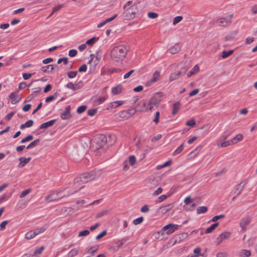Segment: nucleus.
Returning a JSON list of instances; mask_svg holds the SVG:
<instances>
[{
  "mask_svg": "<svg viewBox=\"0 0 257 257\" xmlns=\"http://www.w3.org/2000/svg\"><path fill=\"white\" fill-rule=\"evenodd\" d=\"M127 52V49L124 45H119L112 48L110 52L111 59L116 62L122 61Z\"/></svg>",
  "mask_w": 257,
  "mask_h": 257,
  "instance_id": "f257e3e1",
  "label": "nucleus"
},
{
  "mask_svg": "<svg viewBox=\"0 0 257 257\" xmlns=\"http://www.w3.org/2000/svg\"><path fill=\"white\" fill-rule=\"evenodd\" d=\"M98 174L95 171H92L89 173H85L80 175L79 177H76L74 180V183L75 185L78 184L80 185L78 190L84 187L83 184L87 183V182L94 179L98 176Z\"/></svg>",
  "mask_w": 257,
  "mask_h": 257,
  "instance_id": "f03ea898",
  "label": "nucleus"
},
{
  "mask_svg": "<svg viewBox=\"0 0 257 257\" xmlns=\"http://www.w3.org/2000/svg\"><path fill=\"white\" fill-rule=\"evenodd\" d=\"M164 94L162 92H158L152 96L148 101V106L150 110H153L157 108L160 102L162 101Z\"/></svg>",
  "mask_w": 257,
  "mask_h": 257,
  "instance_id": "7ed1b4c3",
  "label": "nucleus"
},
{
  "mask_svg": "<svg viewBox=\"0 0 257 257\" xmlns=\"http://www.w3.org/2000/svg\"><path fill=\"white\" fill-rule=\"evenodd\" d=\"M46 230V228L44 226L31 230L25 234V238L28 240L33 239L37 235L43 233Z\"/></svg>",
  "mask_w": 257,
  "mask_h": 257,
  "instance_id": "20e7f679",
  "label": "nucleus"
},
{
  "mask_svg": "<svg viewBox=\"0 0 257 257\" xmlns=\"http://www.w3.org/2000/svg\"><path fill=\"white\" fill-rule=\"evenodd\" d=\"M61 191H53L51 192V193L46 196L45 201L47 202H51L54 201H57L59 200L60 199L64 197H66L69 196V195H64L60 198H58V195L60 193Z\"/></svg>",
  "mask_w": 257,
  "mask_h": 257,
  "instance_id": "39448f33",
  "label": "nucleus"
},
{
  "mask_svg": "<svg viewBox=\"0 0 257 257\" xmlns=\"http://www.w3.org/2000/svg\"><path fill=\"white\" fill-rule=\"evenodd\" d=\"M124 14L126 19H130L135 17L136 14L138 12L137 4H134L130 6L128 9L124 10Z\"/></svg>",
  "mask_w": 257,
  "mask_h": 257,
  "instance_id": "423d86ee",
  "label": "nucleus"
},
{
  "mask_svg": "<svg viewBox=\"0 0 257 257\" xmlns=\"http://www.w3.org/2000/svg\"><path fill=\"white\" fill-rule=\"evenodd\" d=\"M229 135L224 133L217 139L216 144L218 147L224 148L228 146H230V140L226 141L228 138Z\"/></svg>",
  "mask_w": 257,
  "mask_h": 257,
  "instance_id": "0eeeda50",
  "label": "nucleus"
},
{
  "mask_svg": "<svg viewBox=\"0 0 257 257\" xmlns=\"http://www.w3.org/2000/svg\"><path fill=\"white\" fill-rule=\"evenodd\" d=\"M106 137L102 134L97 135L94 139V142L97 145L96 147L97 150L103 147L106 143Z\"/></svg>",
  "mask_w": 257,
  "mask_h": 257,
  "instance_id": "6e6552de",
  "label": "nucleus"
},
{
  "mask_svg": "<svg viewBox=\"0 0 257 257\" xmlns=\"http://www.w3.org/2000/svg\"><path fill=\"white\" fill-rule=\"evenodd\" d=\"M232 17V15H229L225 17L220 18L217 20L216 23L219 26L225 27L231 22Z\"/></svg>",
  "mask_w": 257,
  "mask_h": 257,
  "instance_id": "1a4fd4ad",
  "label": "nucleus"
},
{
  "mask_svg": "<svg viewBox=\"0 0 257 257\" xmlns=\"http://www.w3.org/2000/svg\"><path fill=\"white\" fill-rule=\"evenodd\" d=\"M178 227L177 224L170 223L164 226L162 228V231H165L166 234L169 235L174 232Z\"/></svg>",
  "mask_w": 257,
  "mask_h": 257,
  "instance_id": "9d476101",
  "label": "nucleus"
},
{
  "mask_svg": "<svg viewBox=\"0 0 257 257\" xmlns=\"http://www.w3.org/2000/svg\"><path fill=\"white\" fill-rule=\"evenodd\" d=\"M147 100H141L137 105V109L139 111H148L150 110L148 106Z\"/></svg>",
  "mask_w": 257,
  "mask_h": 257,
  "instance_id": "9b49d317",
  "label": "nucleus"
},
{
  "mask_svg": "<svg viewBox=\"0 0 257 257\" xmlns=\"http://www.w3.org/2000/svg\"><path fill=\"white\" fill-rule=\"evenodd\" d=\"M251 217L249 216H246L241 218L240 221L239 226L242 231L246 230V226L250 222Z\"/></svg>",
  "mask_w": 257,
  "mask_h": 257,
  "instance_id": "f8f14e48",
  "label": "nucleus"
},
{
  "mask_svg": "<svg viewBox=\"0 0 257 257\" xmlns=\"http://www.w3.org/2000/svg\"><path fill=\"white\" fill-rule=\"evenodd\" d=\"M231 233L228 231H225L220 234L216 239V243L217 245L219 244L223 240L230 237Z\"/></svg>",
  "mask_w": 257,
  "mask_h": 257,
  "instance_id": "ddd939ff",
  "label": "nucleus"
},
{
  "mask_svg": "<svg viewBox=\"0 0 257 257\" xmlns=\"http://www.w3.org/2000/svg\"><path fill=\"white\" fill-rule=\"evenodd\" d=\"M188 236V233L186 232H183L176 235L173 238V240H174L173 244L182 241L185 238H187Z\"/></svg>",
  "mask_w": 257,
  "mask_h": 257,
  "instance_id": "4468645a",
  "label": "nucleus"
},
{
  "mask_svg": "<svg viewBox=\"0 0 257 257\" xmlns=\"http://www.w3.org/2000/svg\"><path fill=\"white\" fill-rule=\"evenodd\" d=\"M9 97L11 100V103L12 104L17 103L21 99V97L16 92H12Z\"/></svg>",
  "mask_w": 257,
  "mask_h": 257,
  "instance_id": "2eb2a0df",
  "label": "nucleus"
},
{
  "mask_svg": "<svg viewBox=\"0 0 257 257\" xmlns=\"http://www.w3.org/2000/svg\"><path fill=\"white\" fill-rule=\"evenodd\" d=\"M182 45L180 43H177L175 44L173 46L170 47L168 49V51L172 54H175L179 52L181 49Z\"/></svg>",
  "mask_w": 257,
  "mask_h": 257,
  "instance_id": "dca6fc26",
  "label": "nucleus"
},
{
  "mask_svg": "<svg viewBox=\"0 0 257 257\" xmlns=\"http://www.w3.org/2000/svg\"><path fill=\"white\" fill-rule=\"evenodd\" d=\"M70 106H67L64 111L61 113V118L63 120H66L69 119L71 115L70 112Z\"/></svg>",
  "mask_w": 257,
  "mask_h": 257,
  "instance_id": "f3484780",
  "label": "nucleus"
},
{
  "mask_svg": "<svg viewBox=\"0 0 257 257\" xmlns=\"http://www.w3.org/2000/svg\"><path fill=\"white\" fill-rule=\"evenodd\" d=\"M160 76V72L156 71L153 75L152 78L146 82L147 86H150L152 83L156 82L159 79Z\"/></svg>",
  "mask_w": 257,
  "mask_h": 257,
  "instance_id": "a211bd4d",
  "label": "nucleus"
},
{
  "mask_svg": "<svg viewBox=\"0 0 257 257\" xmlns=\"http://www.w3.org/2000/svg\"><path fill=\"white\" fill-rule=\"evenodd\" d=\"M245 184H246V182H242L237 184V185H236L235 187V190L234 193L236 195H238L239 194H240V193L241 192L242 190L244 188Z\"/></svg>",
  "mask_w": 257,
  "mask_h": 257,
  "instance_id": "6ab92c4d",
  "label": "nucleus"
},
{
  "mask_svg": "<svg viewBox=\"0 0 257 257\" xmlns=\"http://www.w3.org/2000/svg\"><path fill=\"white\" fill-rule=\"evenodd\" d=\"M55 122H56V119L50 120L46 122L42 123L40 125L39 128H40V129L47 128L49 127L52 126L55 123Z\"/></svg>",
  "mask_w": 257,
  "mask_h": 257,
  "instance_id": "aec40b11",
  "label": "nucleus"
},
{
  "mask_svg": "<svg viewBox=\"0 0 257 257\" xmlns=\"http://www.w3.org/2000/svg\"><path fill=\"white\" fill-rule=\"evenodd\" d=\"M31 158H26L24 157H21L19 158L20 163L18 164L19 168H22L24 167L25 165L28 163L31 160Z\"/></svg>",
  "mask_w": 257,
  "mask_h": 257,
  "instance_id": "412c9836",
  "label": "nucleus"
},
{
  "mask_svg": "<svg viewBox=\"0 0 257 257\" xmlns=\"http://www.w3.org/2000/svg\"><path fill=\"white\" fill-rule=\"evenodd\" d=\"M242 140V135L241 134H237L234 137L233 139L230 140V145L235 144L238 142L241 141Z\"/></svg>",
  "mask_w": 257,
  "mask_h": 257,
  "instance_id": "4be33fe9",
  "label": "nucleus"
},
{
  "mask_svg": "<svg viewBox=\"0 0 257 257\" xmlns=\"http://www.w3.org/2000/svg\"><path fill=\"white\" fill-rule=\"evenodd\" d=\"M184 203L186 204V205H189L191 207L193 208L195 206L196 204L195 203H194L193 202V200L191 198L190 196H187L186 197L184 200Z\"/></svg>",
  "mask_w": 257,
  "mask_h": 257,
  "instance_id": "5701e85b",
  "label": "nucleus"
},
{
  "mask_svg": "<svg viewBox=\"0 0 257 257\" xmlns=\"http://www.w3.org/2000/svg\"><path fill=\"white\" fill-rule=\"evenodd\" d=\"M123 102L121 100L112 102L109 104V108H107V109H109V108H116L117 106L121 105L122 104H123Z\"/></svg>",
  "mask_w": 257,
  "mask_h": 257,
  "instance_id": "b1692460",
  "label": "nucleus"
},
{
  "mask_svg": "<svg viewBox=\"0 0 257 257\" xmlns=\"http://www.w3.org/2000/svg\"><path fill=\"white\" fill-rule=\"evenodd\" d=\"M65 87L67 88L71 89L73 91H75L79 88V87L78 86V84H74L72 82H70L68 83L66 85Z\"/></svg>",
  "mask_w": 257,
  "mask_h": 257,
  "instance_id": "393cba45",
  "label": "nucleus"
},
{
  "mask_svg": "<svg viewBox=\"0 0 257 257\" xmlns=\"http://www.w3.org/2000/svg\"><path fill=\"white\" fill-rule=\"evenodd\" d=\"M199 68L197 65H195L193 68L187 74L188 77H190L198 72Z\"/></svg>",
  "mask_w": 257,
  "mask_h": 257,
  "instance_id": "a878e982",
  "label": "nucleus"
},
{
  "mask_svg": "<svg viewBox=\"0 0 257 257\" xmlns=\"http://www.w3.org/2000/svg\"><path fill=\"white\" fill-rule=\"evenodd\" d=\"M180 106V103L179 102H177L175 103L173 105V108H172V114L173 115L176 114L177 112L178 111L179 108Z\"/></svg>",
  "mask_w": 257,
  "mask_h": 257,
  "instance_id": "bb28decb",
  "label": "nucleus"
},
{
  "mask_svg": "<svg viewBox=\"0 0 257 257\" xmlns=\"http://www.w3.org/2000/svg\"><path fill=\"white\" fill-rule=\"evenodd\" d=\"M41 69L44 72L50 73L53 70L54 67L52 65H48L46 66L42 67Z\"/></svg>",
  "mask_w": 257,
  "mask_h": 257,
  "instance_id": "cd10ccee",
  "label": "nucleus"
},
{
  "mask_svg": "<svg viewBox=\"0 0 257 257\" xmlns=\"http://www.w3.org/2000/svg\"><path fill=\"white\" fill-rule=\"evenodd\" d=\"M218 225V223H215L214 224H212V225H211V226L209 227H208L205 230V233H211V232H212V231L213 230L215 229V228Z\"/></svg>",
  "mask_w": 257,
  "mask_h": 257,
  "instance_id": "c85d7f7f",
  "label": "nucleus"
},
{
  "mask_svg": "<svg viewBox=\"0 0 257 257\" xmlns=\"http://www.w3.org/2000/svg\"><path fill=\"white\" fill-rule=\"evenodd\" d=\"M184 149V144H182L173 153V156H176L182 152Z\"/></svg>",
  "mask_w": 257,
  "mask_h": 257,
  "instance_id": "c756f323",
  "label": "nucleus"
},
{
  "mask_svg": "<svg viewBox=\"0 0 257 257\" xmlns=\"http://www.w3.org/2000/svg\"><path fill=\"white\" fill-rule=\"evenodd\" d=\"M111 92L114 95L118 94L121 92V87L120 86L113 87Z\"/></svg>",
  "mask_w": 257,
  "mask_h": 257,
  "instance_id": "7c9ffc66",
  "label": "nucleus"
},
{
  "mask_svg": "<svg viewBox=\"0 0 257 257\" xmlns=\"http://www.w3.org/2000/svg\"><path fill=\"white\" fill-rule=\"evenodd\" d=\"M180 75L181 72L180 71L171 74L170 77V81H172L178 79L180 77Z\"/></svg>",
  "mask_w": 257,
  "mask_h": 257,
  "instance_id": "2f4dec72",
  "label": "nucleus"
},
{
  "mask_svg": "<svg viewBox=\"0 0 257 257\" xmlns=\"http://www.w3.org/2000/svg\"><path fill=\"white\" fill-rule=\"evenodd\" d=\"M207 210L208 208L207 207L204 206H200L197 209V213L198 214L204 213L207 211Z\"/></svg>",
  "mask_w": 257,
  "mask_h": 257,
  "instance_id": "473e14b6",
  "label": "nucleus"
},
{
  "mask_svg": "<svg viewBox=\"0 0 257 257\" xmlns=\"http://www.w3.org/2000/svg\"><path fill=\"white\" fill-rule=\"evenodd\" d=\"M39 141L40 140L39 139L35 140V141L31 142L28 146H27L26 148L27 149H30L35 147L38 145Z\"/></svg>",
  "mask_w": 257,
  "mask_h": 257,
  "instance_id": "72a5a7b5",
  "label": "nucleus"
},
{
  "mask_svg": "<svg viewBox=\"0 0 257 257\" xmlns=\"http://www.w3.org/2000/svg\"><path fill=\"white\" fill-rule=\"evenodd\" d=\"M233 52V50H229L228 51H223L222 52L221 57L222 58H226L227 57H229L230 55H231Z\"/></svg>",
  "mask_w": 257,
  "mask_h": 257,
  "instance_id": "f704fd0d",
  "label": "nucleus"
},
{
  "mask_svg": "<svg viewBox=\"0 0 257 257\" xmlns=\"http://www.w3.org/2000/svg\"><path fill=\"white\" fill-rule=\"evenodd\" d=\"M98 38L96 37H93L89 40H88L86 42V44L88 45H92L93 44H94L96 42H97L98 40Z\"/></svg>",
  "mask_w": 257,
  "mask_h": 257,
  "instance_id": "c9c22d12",
  "label": "nucleus"
},
{
  "mask_svg": "<svg viewBox=\"0 0 257 257\" xmlns=\"http://www.w3.org/2000/svg\"><path fill=\"white\" fill-rule=\"evenodd\" d=\"M44 247L43 246H40L39 247H37L34 251V254L35 255L40 254L42 252V251L44 250Z\"/></svg>",
  "mask_w": 257,
  "mask_h": 257,
  "instance_id": "e433bc0d",
  "label": "nucleus"
},
{
  "mask_svg": "<svg viewBox=\"0 0 257 257\" xmlns=\"http://www.w3.org/2000/svg\"><path fill=\"white\" fill-rule=\"evenodd\" d=\"M172 208V205L171 204H168L167 205L162 206L160 208V209L162 210V212L164 213L168 211Z\"/></svg>",
  "mask_w": 257,
  "mask_h": 257,
  "instance_id": "4c0bfd02",
  "label": "nucleus"
},
{
  "mask_svg": "<svg viewBox=\"0 0 257 257\" xmlns=\"http://www.w3.org/2000/svg\"><path fill=\"white\" fill-rule=\"evenodd\" d=\"M241 254L244 257H249L251 254V252L249 250L242 249Z\"/></svg>",
  "mask_w": 257,
  "mask_h": 257,
  "instance_id": "58836bf2",
  "label": "nucleus"
},
{
  "mask_svg": "<svg viewBox=\"0 0 257 257\" xmlns=\"http://www.w3.org/2000/svg\"><path fill=\"white\" fill-rule=\"evenodd\" d=\"M136 159L135 156L132 155L129 157L128 158V163L130 165L133 166L136 164Z\"/></svg>",
  "mask_w": 257,
  "mask_h": 257,
  "instance_id": "ea45409f",
  "label": "nucleus"
},
{
  "mask_svg": "<svg viewBox=\"0 0 257 257\" xmlns=\"http://www.w3.org/2000/svg\"><path fill=\"white\" fill-rule=\"evenodd\" d=\"M195 257H199L200 256H203V254L201 253V248L199 247H196L194 249L193 251Z\"/></svg>",
  "mask_w": 257,
  "mask_h": 257,
  "instance_id": "a19ab883",
  "label": "nucleus"
},
{
  "mask_svg": "<svg viewBox=\"0 0 257 257\" xmlns=\"http://www.w3.org/2000/svg\"><path fill=\"white\" fill-rule=\"evenodd\" d=\"M77 71H69L67 73L68 77L71 79L75 77L77 75Z\"/></svg>",
  "mask_w": 257,
  "mask_h": 257,
  "instance_id": "79ce46f5",
  "label": "nucleus"
},
{
  "mask_svg": "<svg viewBox=\"0 0 257 257\" xmlns=\"http://www.w3.org/2000/svg\"><path fill=\"white\" fill-rule=\"evenodd\" d=\"M57 94L56 93H55L54 94L51 95L49 97H47L45 99V101L46 102H49L54 100L57 97Z\"/></svg>",
  "mask_w": 257,
  "mask_h": 257,
  "instance_id": "37998d69",
  "label": "nucleus"
},
{
  "mask_svg": "<svg viewBox=\"0 0 257 257\" xmlns=\"http://www.w3.org/2000/svg\"><path fill=\"white\" fill-rule=\"evenodd\" d=\"M33 139V136L32 135H28V136H27L26 138L23 139L21 140V143H25L27 142L31 141Z\"/></svg>",
  "mask_w": 257,
  "mask_h": 257,
  "instance_id": "c03bdc74",
  "label": "nucleus"
},
{
  "mask_svg": "<svg viewBox=\"0 0 257 257\" xmlns=\"http://www.w3.org/2000/svg\"><path fill=\"white\" fill-rule=\"evenodd\" d=\"M128 239V237H124L121 240H118L116 244L118 247H120L123 244V242H126Z\"/></svg>",
  "mask_w": 257,
  "mask_h": 257,
  "instance_id": "a18cd8bd",
  "label": "nucleus"
},
{
  "mask_svg": "<svg viewBox=\"0 0 257 257\" xmlns=\"http://www.w3.org/2000/svg\"><path fill=\"white\" fill-rule=\"evenodd\" d=\"M97 111L96 108L90 109L87 111V114L89 116H94Z\"/></svg>",
  "mask_w": 257,
  "mask_h": 257,
  "instance_id": "49530a36",
  "label": "nucleus"
},
{
  "mask_svg": "<svg viewBox=\"0 0 257 257\" xmlns=\"http://www.w3.org/2000/svg\"><path fill=\"white\" fill-rule=\"evenodd\" d=\"M225 217V215L223 214H220L219 215H216L214 216L211 220V221L215 222L218 219L223 218Z\"/></svg>",
  "mask_w": 257,
  "mask_h": 257,
  "instance_id": "de8ad7c7",
  "label": "nucleus"
},
{
  "mask_svg": "<svg viewBox=\"0 0 257 257\" xmlns=\"http://www.w3.org/2000/svg\"><path fill=\"white\" fill-rule=\"evenodd\" d=\"M90 232L88 230H84L81 231H80L78 234V236H87L89 234Z\"/></svg>",
  "mask_w": 257,
  "mask_h": 257,
  "instance_id": "09e8293b",
  "label": "nucleus"
},
{
  "mask_svg": "<svg viewBox=\"0 0 257 257\" xmlns=\"http://www.w3.org/2000/svg\"><path fill=\"white\" fill-rule=\"evenodd\" d=\"M159 117H160V112L159 111H157L155 114V117L153 119V121L156 123H158L159 121Z\"/></svg>",
  "mask_w": 257,
  "mask_h": 257,
  "instance_id": "8fccbe9b",
  "label": "nucleus"
},
{
  "mask_svg": "<svg viewBox=\"0 0 257 257\" xmlns=\"http://www.w3.org/2000/svg\"><path fill=\"white\" fill-rule=\"evenodd\" d=\"M31 192V189H26V190H24V191H23L21 193V194L20 195V197L21 198H24L26 195L28 194Z\"/></svg>",
  "mask_w": 257,
  "mask_h": 257,
  "instance_id": "3c124183",
  "label": "nucleus"
},
{
  "mask_svg": "<svg viewBox=\"0 0 257 257\" xmlns=\"http://www.w3.org/2000/svg\"><path fill=\"white\" fill-rule=\"evenodd\" d=\"M98 246H92L88 250V252L91 254L92 255H93L95 252V251L98 249Z\"/></svg>",
  "mask_w": 257,
  "mask_h": 257,
  "instance_id": "603ef678",
  "label": "nucleus"
},
{
  "mask_svg": "<svg viewBox=\"0 0 257 257\" xmlns=\"http://www.w3.org/2000/svg\"><path fill=\"white\" fill-rule=\"evenodd\" d=\"M105 100V97H100L98 98L95 101V103L97 105H99L101 103H102Z\"/></svg>",
  "mask_w": 257,
  "mask_h": 257,
  "instance_id": "864d4df0",
  "label": "nucleus"
},
{
  "mask_svg": "<svg viewBox=\"0 0 257 257\" xmlns=\"http://www.w3.org/2000/svg\"><path fill=\"white\" fill-rule=\"evenodd\" d=\"M183 19V17L182 16H177L174 18L173 24L176 25L177 23H179Z\"/></svg>",
  "mask_w": 257,
  "mask_h": 257,
  "instance_id": "5fc2aeb1",
  "label": "nucleus"
},
{
  "mask_svg": "<svg viewBox=\"0 0 257 257\" xmlns=\"http://www.w3.org/2000/svg\"><path fill=\"white\" fill-rule=\"evenodd\" d=\"M143 217H140L139 218H137L133 220V223L135 225H137L141 223L143 221Z\"/></svg>",
  "mask_w": 257,
  "mask_h": 257,
  "instance_id": "6e6d98bb",
  "label": "nucleus"
},
{
  "mask_svg": "<svg viewBox=\"0 0 257 257\" xmlns=\"http://www.w3.org/2000/svg\"><path fill=\"white\" fill-rule=\"evenodd\" d=\"M86 109L85 105H81L77 108V112L78 113H81L84 112Z\"/></svg>",
  "mask_w": 257,
  "mask_h": 257,
  "instance_id": "4d7b16f0",
  "label": "nucleus"
},
{
  "mask_svg": "<svg viewBox=\"0 0 257 257\" xmlns=\"http://www.w3.org/2000/svg\"><path fill=\"white\" fill-rule=\"evenodd\" d=\"M111 22L109 18L106 19V20H104L103 21L101 22V23H99L97 25V28H99L102 27V26H104L105 24H106L107 23Z\"/></svg>",
  "mask_w": 257,
  "mask_h": 257,
  "instance_id": "13d9d810",
  "label": "nucleus"
},
{
  "mask_svg": "<svg viewBox=\"0 0 257 257\" xmlns=\"http://www.w3.org/2000/svg\"><path fill=\"white\" fill-rule=\"evenodd\" d=\"M196 124L195 121L194 119H191L187 121L186 124L188 126L193 127Z\"/></svg>",
  "mask_w": 257,
  "mask_h": 257,
  "instance_id": "bf43d9fd",
  "label": "nucleus"
},
{
  "mask_svg": "<svg viewBox=\"0 0 257 257\" xmlns=\"http://www.w3.org/2000/svg\"><path fill=\"white\" fill-rule=\"evenodd\" d=\"M158 16V15L157 13H154V12H149L148 13V17L150 19H155L157 18Z\"/></svg>",
  "mask_w": 257,
  "mask_h": 257,
  "instance_id": "052dcab7",
  "label": "nucleus"
},
{
  "mask_svg": "<svg viewBox=\"0 0 257 257\" xmlns=\"http://www.w3.org/2000/svg\"><path fill=\"white\" fill-rule=\"evenodd\" d=\"M167 198V196L166 195H162L160 197H158L157 200H156L157 203H160L162 202L163 201L166 199Z\"/></svg>",
  "mask_w": 257,
  "mask_h": 257,
  "instance_id": "680f3d73",
  "label": "nucleus"
},
{
  "mask_svg": "<svg viewBox=\"0 0 257 257\" xmlns=\"http://www.w3.org/2000/svg\"><path fill=\"white\" fill-rule=\"evenodd\" d=\"M61 62H63V63L66 65L68 63V58L66 57H63L60 58L58 60L57 63L60 64Z\"/></svg>",
  "mask_w": 257,
  "mask_h": 257,
  "instance_id": "e2e57ef3",
  "label": "nucleus"
},
{
  "mask_svg": "<svg viewBox=\"0 0 257 257\" xmlns=\"http://www.w3.org/2000/svg\"><path fill=\"white\" fill-rule=\"evenodd\" d=\"M87 65L85 64L82 65L78 69L80 72H85L87 70Z\"/></svg>",
  "mask_w": 257,
  "mask_h": 257,
  "instance_id": "0e129e2a",
  "label": "nucleus"
},
{
  "mask_svg": "<svg viewBox=\"0 0 257 257\" xmlns=\"http://www.w3.org/2000/svg\"><path fill=\"white\" fill-rule=\"evenodd\" d=\"M171 163H172L171 160H169V161L166 162L165 163H164L163 165L157 166V169H160V168L165 167L168 165H170L171 164Z\"/></svg>",
  "mask_w": 257,
  "mask_h": 257,
  "instance_id": "69168bd1",
  "label": "nucleus"
},
{
  "mask_svg": "<svg viewBox=\"0 0 257 257\" xmlns=\"http://www.w3.org/2000/svg\"><path fill=\"white\" fill-rule=\"evenodd\" d=\"M77 51L75 49H71L69 51V56L73 57L76 55Z\"/></svg>",
  "mask_w": 257,
  "mask_h": 257,
  "instance_id": "338daca9",
  "label": "nucleus"
},
{
  "mask_svg": "<svg viewBox=\"0 0 257 257\" xmlns=\"http://www.w3.org/2000/svg\"><path fill=\"white\" fill-rule=\"evenodd\" d=\"M106 231L103 230L100 233H99L98 235H97L96 236V239L98 240L100 239L101 238L103 237L104 236H105L106 234Z\"/></svg>",
  "mask_w": 257,
  "mask_h": 257,
  "instance_id": "774afa93",
  "label": "nucleus"
}]
</instances>
